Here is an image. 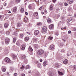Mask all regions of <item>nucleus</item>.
<instances>
[{"label":"nucleus","mask_w":76,"mask_h":76,"mask_svg":"<svg viewBox=\"0 0 76 76\" xmlns=\"http://www.w3.org/2000/svg\"><path fill=\"white\" fill-rule=\"evenodd\" d=\"M38 12H36L34 13V17L38 16Z\"/></svg>","instance_id":"dca6fc26"},{"label":"nucleus","mask_w":76,"mask_h":76,"mask_svg":"<svg viewBox=\"0 0 76 76\" xmlns=\"http://www.w3.org/2000/svg\"><path fill=\"white\" fill-rule=\"evenodd\" d=\"M71 71L72 72V73H74L76 71V66L74 65L72 67V69Z\"/></svg>","instance_id":"20e7f679"},{"label":"nucleus","mask_w":76,"mask_h":76,"mask_svg":"<svg viewBox=\"0 0 76 76\" xmlns=\"http://www.w3.org/2000/svg\"><path fill=\"white\" fill-rule=\"evenodd\" d=\"M4 18V15H0V20H1L3 19Z\"/></svg>","instance_id":"393cba45"},{"label":"nucleus","mask_w":76,"mask_h":76,"mask_svg":"<svg viewBox=\"0 0 76 76\" xmlns=\"http://www.w3.org/2000/svg\"><path fill=\"white\" fill-rule=\"evenodd\" d=\"M21 13H23L24 12V9L23 8H22L20 10Z\"/></svg>","instance_id":"7c9ffc66"},{"label":"nucleus","mask_w":76,"mask_h":76,"mask_svg":"<svg viewBox=\"0 0 76 76\" xmlns=\"http://www.w3.org/2000/svg\"><path fill=\"white\" fill-rule=\"evenodd\" d=\"M62 53H65V49H62L61 51Z\"/></svg>","instance_id":"ea45409f"},{"label":"nucleus","mask_w":76,"mask_h":76,"mask_svg":"<svg viewBox=\"0 0 76 76\" xmlns=\"http://www.w3.org/2000/svg\"><path fill=\"white\" fill-rule=\"evenodd\" d=\"M16 41V37H14L13 38V42H15Z\"/></svg>","instance_id":"72a5a7b5"},{"label":"nucleus","mask_w":76,"mask_h":76,"mask_svg":"<svg viewBox=\"0 0 76 76\" xmlns=\"http://www.w3.org/2000/svg\"><path fill=\"white\" fill-rule=\"evenodd\" d=\"M48 74L49 75V76H52L53 75V72H49L48 73Z\"/></svg>","instance_id":"4468645a"},{"label":"nucleus","mask_w":76,"mask_h":76,"mask_svg":"<svg viewBox=\"0 0 76 76\" xmlns=\"http://www.w3.org/2000/svg\"><path fill=\"white\" fill-rule=\"evenodd\" d=\"M63 63L64 64H65L66 65H69V64L68 63V60L67 59L65 60L64 61H63Z\"/></svg>","instance_id":"6e6552de"},{"label":"nucleus","mask_w":76,"mask_h":76,"mask_svg":"<svg viewBox=\"0 0 76 76\" xmlns=\"http://www.w3.org/2000/svg\"><path fill=\"white\" fill-rule=\"evenodd\" d=\"M9 31H7L6 32V34H7V35H9Z\"/></svg>","instance_id":"5fc2aeb1"},{"label":"nucleus","mask_w":76,"mask_h":76,"mask_svg":"<svg viewBox=\"0 0 76 76\" xmlns=\"http://www.w3.org/2000/svg\"><path fill=\"white\" fill-rule=\"evenodd\" d=\"M59 66H60V64H57L55 65V67L56 69H58L59 67Z\"/></svg>","instance_id":"4be33fe9"},{"label":"nucleus","mask_w":76,"mask_h":76,"mask_svg":"<svg viewBox=\"0 0 76 76\" xmlns=\"http://www.w3.org/2000/svg\"><path fill=\"white\" fill-rule=\"evenodd\" d=\"M55 34L56 35H59V33H58V32H55Z\"/></svg>","instance_id":"a19ab883"},{"label":"nucleus","mask_w":76,"mask_h":76,"mask_svg":"<svg viewBox=\"0 0 76 76\" xmlns=\"http://www.w3.org/2000/svg\"><path fill=\"white\" fill-rule=\"evenodd\" d=\"M25 48V45H23L21 46V50H24Z\"/></svg>","instance_id":"9b49d317"},{"label":"nucleus","mask_w":76,"mask_h":76,"mask_svg":"<svg viewBox=\"0 0 76 76\" xmlns=\"http://www.w3.org/2000/svg\"><path fill=\"white\" fill-rule=\"evenodd\" d=\"M25 68H26V69H29V65H27L26 66Z\"/></svg>","instance_id":"4c0bfd02"},{"label":"nucleus","mask_w":76,"mask_h":76,"mask_svg":"<svg viewBox=\"0 0 76 76\" xmlns=\"http://www.w3.org/2000/svg\"><path fill=\"white\" fill-rule=\"evenodd\" d=\"M53 27H54V25L52 24L49 26V29H53Z\"/></svg>","instance_id":"f3484780"},{"label":"nucleus","mask_w":76,"mask_h":76,"mask_svg":"<svg viewBox=\"0 0 76 76\" xmlns=\"http://www.w3.org/2000/svg\"><path fill=\"white\" fill-rule=\"evenodd\" d=\"M25 14L26 15H28V12H25Z\"/></svg>","instance_id":"052dcab7"},{"label":"nucleus","mask_w":76,"mask_h":76,"mask_svg":"<svg viewBox=\"0 0 76 76\" xmlns=\"http://www.w3.org/2000/svg\"><path fill=\"white\" fill-rule=\"evenodd\" d=\"M42 6H41L40 8H39V10H41V9H42Z\"/></svg>","instance_id":"680f3d73"},{"label":"nucleus","mask_w":76,"mask_h":76,"mask_svg":"<svg viewBox=\"0 0 76 76\" xmlns=\"http://www.w3.org/2000/svg\"><path fill=\"white\" fill-rule=\"evenodd\" d=\"M14 70V68L12 67H11L10 69V72H12V71Z\"/></svg>","instance_id":"473e14b6"},{"label":"nucleus","mask_w":76,"mask_h":76,"mask_svg":"<svg viewBox=\"0 0 76 76\" xmlns=\"http://www.w3.org/2000/svg\"><path fill=\"white\" fill-rule=\"evenodd\" d=\"M25 57H26V56L25 55H23L20 58L21 60H23V59H25Z\"/></svg>","instance_id":"2eb2a0df"},{"label":"nucleus","mask_w":76,"mask_h":76,"mask_svg":"<svg viewBox=\"0 0 76 76\" xmlns=\"http://www.w3.org/2000/svg\"><path fill=\"white\" fill-rule=\"evenodd\" d=\"M20 0H16V2L17 3H19V2H20Z\"/></svg>","instance_id":"c03bdc74"},{"label":"nucleus","mask_w":76,"mask_h":76,"mask_svg":"<svg viewBox=\"0 0 76 76\" xmlns=\"http://www.w3.org/2000/svg\"><path fill=\"white\" fill-rule=\"evenodd\" d=\"M21 25V23H18L17 24V27H20Z\"/></svg>","instance_id":"c756f323"},{"label":"nucleus","mask_w":76,"mask_h":76,"mask_svg":"<svg viewBox=\"0 0 76 76\" xmlns=\"http://www.w3.org/2000/svg\"><path fill=\"white\" fill-rule=\"evenodd\" d=\"M24 20L25 22H28V19L27 18H24Z\"/></svg>","instance_id":"2f4dec72"},{"label":"nucleus","mask_w":76,"mask_h":76,"mask_svg":"<svg viewBox=\"0 0 76 76\" xmlns=\"http://www.w3.org/2000/svg\"><path fill=\"white\" fill-rule=\"evenodd\" d=\"M5 61L7 63H10V59L7 57H6L5 59Z\"/></svg>","instance_id":"423d86ee"},{"label":"nucleus","mask_w":76,"mask_h":76,"mask_svg":"<svg viewBox=\"0 0 76 76\" xmlns=\"http://www.w3.org/2000/svg\"><path fill=\"white\" fill-rule=\"evenodd\" d=\"M73 29L74 31H76V28H73Z\"/></svg>","instance_id":"864d4df0"},{"label":"nucleus","mask_w":76,"mask_h":76,"mask_svg":"<svg viewBox=\"0 0 76 76\" xmlns=\"http://www.w3.org/2000/svg\"><path fill=\"white\" fill-rule=\"evenodd\" d=\"M27 34H28V35H30V33H29V32H27Z\"/></svg>","instance_id":"338daca9"},{"label":"nucleus","mask_w":76,"mask_h":76,"mask_svg":"<svg viewBox=\"0 0 76 76\" xmlns=\"http://www.w3.org/2000/svg\"><path fill=\"white\" fill-rule=\"evenodd\" d=\"M13 58L14 59H15V58H16V57L15 56H14Z\"/></svg>","instance_id":"bf43d9fd"},{"label":"nucleus","mask_w":76,"mask_h":76,"mask_svg":"<svg viewBox=\"0 0 76 76\" xmlns=\"http://www.w3.org/2000/svg\"><path fill=\"white\" fill-rule=\"evenodd\" d=\"M35 49H38V45H35Z\"/></svg>","instance_id":"f704fd0d"},{"label":"nucleus","mask_w":76,"mask_h":76,"mask_svg":"<svg viewBox=\"0 0 76 76\" xmlns=\"http://www.w3.org/2000/svg\"><path fill=\"white\" fill-rule=\"evenodd\" d=\"M28 50L29 51H31V52H32V51H33V49L31 47H29Z\"/></svg>","instance_id":"412c9836"},{"label":"nucleus","mask_w":76,"mask_h":76,"mask_svg":"<svg viewBox=\"0 0 76 76\" xmlns=\"http://www.w3.org/2000/svg\"><path fill=\"white\" fill-rule=\"evenodd\" d=\"M37 25L38 26H41V23H37Z\"/></svg>","instance_id":"09e8293b"},{"label":"nucleus","mask_w":76,"mask_h":76,"mask_svg":"<svg viewBox=\"0 0 76 76\" xmlns=\"http://www.w3.org/2000/svg\"><path fill=\"white\" fill-rule=\"evenodd\" d=\"M39 61H40V62H42V59H39Z\"/></svg>","instance_id":"4d7b16f0"},{"label":"nucleus","mask_w":76,"mask_h":76,"mask_svg":"<svg viewBox=\"0 0 76 76\" xmlns=\"http://www.w3.org/2000/svg\"><path fill=\"white\" fill-rule=\"evenodd\" d=\"M56 0H53V3H55V2H56Z\"/></svg>","instance_id":"0e129e2a"},{"label":"nucleus","mask_w":76,"mask_h":76,"mask_svg":"<svg viewBox=\"0 0 76 76\" xmlns=\"http://www.w3.org/2000/svg\"><path fill=\"white\" fill-rule=\"evenodd\" d=\"M19 36L20 38H22L23 37V35L22 34H19Z\"/></svg>","instance_id":"a211bd4d"},{"label":"nucleus","mask_w":76,"mask_h":76,"mask_svg":"<svg viewBox=\"0 0 76 76\" xmlns=\"http://www.w3.org/2000/svg\"><path fill=\"white\" fill-rule=\"evenodd\" d=\"M0 28H1L3 27V25L1 24H0Z\"/></svg>","instance_id":"6e6d98bb"},{"label":"nucleus","mask_w":76,"mask_h":76,"mask_svg":"<svg viewBox=\"0 0 76 76\" xmlns=\"http://www.w3.org/2000/svg\"><path fill=\"white\" fill-rule=\"evenodd\" d=\"M69 4H72L73 2V0H69L68 1H67Z\"/></svg>","instance_id":"ddd939ff"},{"label":"nucleus","mask_w":76,"mask_h":76,"mask_svg":"<svg viewBox=\"0 0 76 76\" xmlns=\"http://www.w3.org/2000/svg\"><path fill=\"white\" fill-rule=\"evenodd\" d=\"M74 16L76 17V13L74 14Z\"/></svg>","instance_id":"774afa93"},{"label":"nucleus","mask_w":76,"mask_h":76,"mask_svg":"<svg viewBox=\"0 0 76 76\" xmlns=\"http://www.w3.org/2000/svg\"><path fill=\"white\" fill-rule=\"evenodd\" d=\"M36 64H37V65L39 63H38V61H36Z\"/></svg>","instance_id":"69168bd1"},{"label":"nucleus","mask_w":76,"mask_h":76,"mask_svg":"<svg viewBox=\"0 0 76 76\" xmlns=\"http://www.w3.org/2000/svg\"><path fill=\"white\" fill-rule=\"evenodd\" d=\"M24 69V66H22V67H20V69Z\"/></svg>","instance_id":"3c124183"},{"label":"nucleus","mask_w":76,"mask_h":76,"mask_svg":"<svg viewBox=\"0 0 76 76\" xmlns=\"http://www.w3.org/2000/svg\"><path fill=\"white\" fill-rule=\"evenodd\" d=\"M6 69L5 68H3L2 69V71L4 72H6Z\"/></svg>","instance_id":"e433bc0d"},{"label":"nucleus","mask_w":76,"mask_h":76,"mask_svg":"<svg viewBox=\"0 0 76 76\" xmlns=\"http://www.w3.org/2000/svg\"><path fill=\"white\" fill-rule=\"evenodd\" d=\"M36 76H39V74H38V73H37L36 74Z\"/></svg>","instance_id":"13d9d810"},{"label":"nucleus","mask_w":76,"mask_h":76,"mask_svg":"<svg viewBox=\"0 0 76 76\" xmlns=\"http://www.w3.org/2000/svg\"><path fill=\"white\" fill-rule=\"evenodd\" d=\"M14 35H18V32H17V31H16L14 33Z\"/></svg>","instance_id":"37998d69"},{"label":"nucleus","mask_w":76,"mask_h":76,"mask_svg":"<svg viewBox=\"0 0 76 76\" xmlns=\"http://www.w3.org/2000/svg\"><path fill=\"white\" fill-rule=\"evenodd\" d=\"M49 10H53V5H50L49 8Z\"/></svg>","instance_id":"b1692460"},{"label":"nucleus","mask_w":76,"mask_h":76,"mask_svg":"<svg viewBox=\"0 0 76 76\" xmlns=\"http://www.w3.org/2000/svg\"><path fill=\"white\" fill-rule=\"evenodd\" d=\"M37 67H39V68H40V69H41V63H39L37 64Z\"/></svg>","instance_id":"aec40b11"},{"label":"nucleus","mask_w":76,"mask_h":76,"mask_svg":"<svg viewBox=\"0 0 76 76\" xmlns=\"http://www.w3.org/2000/svg\"><path fill=\"white\" fill-rule=\"evenodd\" d=\"M21 76H25V74L24 73H22L21 74Z\"/></svg>","instance_id":"de8ad7c7"},{"label":"nucleus","mask_w":76,"mask_h":76,"mask_svg":"<svg viewBox=\"0 0 76 76\" xmlns=\"http://www.w3.org/2000/svg\"><path fill=\"white\" fill-rule=\"evenodd\" d=\"M70 22V20L68 19L67 20V23H69Z\"/></svg>","instance_id":"a18cd8bd"},{"label":"nucleus","mask_w":76,"mask_h":76,"mask_svg":"<svg viewBox=\"0 0 76 76\" xmlns=\"http://www.w3.org/2000/svg\"><path fill=\"white\" fill-rule=\"evenodd\" d=\"M5 41L6 43L7 44H8L9 43V42H10V39L8 38H6L5 39Z\"/></svg>","instance_id":"7ed1b4c3"},{"label":"nucleus","mask_w":76,"mask_h":76,"mask_svg":"<svg viewBox=\"0 0 76 76\" xmlns=\"http://www.w3.org/2000/svg\"><path fill=\"white\" fill-rule=\"evenodd\" d=\"M39 34V31L38 30H36L35 31L34 33V35L36 36L38 35Z\"/></svg>","instance_id":"9d476101"},{"label":"nucleus","mask_w":76,"mask_h":76,"mask_svg":"<svg viewBox=\"0 0 76 76\" xmlns=\"http://www.w3.org/2000/svg\"><path fill=\"white\" fill-rule=\"evenodd\" d=\"M47 31V27L45 26L43 27L42 30V32L43 33L45 32H46Z\"/></svg>","instance_id":"f03ea898"},{"label":"nucleus","mask_w":76,"mask_h":76,"mask_svg":"<svg viewBox=\"0 0 76 76\" xmlns=\"http://www.w3.org/2000/svg\"><path fill=\"white\" fill-rule=\"evenodd\" d=\"M47 21L48 23H50L51 22V19H50V18H48V19Z\"/></svg>","instance_id":"c85d7f7f"},{"label":"nucleus","mask_w":76,"mask_h":76,"mask_svg":"<svg viewBox=\"0 0 76 76\" xmlns=\"http://www.w3.org/2000/svg\"><path fill=\"white\" fill-rule=\"evenodd\" d=\"M49 48L50 50H53L54 49V45H50L49 47Z\"/></svg>","instance_id":"1a4fd4ad"},{"label":"nucleus","mask_w":76,"mask_h":76,"mask_svg":"<svg viewBox=\"0 0 76 76\" xmlns=\"http://www.w3.org/2000/svg\"><path fill=\"white\" fill-rule=\"evenodd\" d=\"M64 4H65V6H67V5H68V4H67V3H65Z\"/></svg>","instance_id":"603ef678"},{"label":"nucleus","mask_w":76,"mask_h":76,"mask_svg":"<svg viewBox=\"0 0 76 76\" xmlns=\"http://www.w3.org/2000/svg\"><path fill=\"white\" fill-rule=\"evenodd\" d=\"M28 8L29 9H32V5H29L28 6Z\"/></svg>","instance_id":"c9c22d12"},{"label":"nucleus","mask_w":76,"mask_h":76,"mask_svg":"<svg viewBox=\"0 0 76 76\" xmlns=\"http://www.w3.org/2000/svg\"><path fill=\"white\" fill-rule=\"evenodd\" d=\"M47 65V62L46 61H45L43 62V66H46Z\"/></svg>","instance_id":"6ab92c4d"},{"label":"nucleus","mask_w":76,"mask_h":76,"mask_svg":"<svg viewBox=\"0 0 76 76\" xmlns=\"http://www.w3.org/2000/svg\"><path fill=\"white\" fill-rule=\"evenodd\" d=\"M69 20H70V21H71H71H73V19L72 18H70Z\"/></svg>","instance_id":"49530a36"},{"label":"nucleus","mask_w":76,"mask_h":76,"mask_svg":"<svg viewBox=\"0 0 76 76\" xmlns=\"http://www.w3.org/2000/svg\"><path fill=\"white\" fill-rule=\"evenodd\" d=\"M9 15L6 14V19H8V18H9Z\"/></svg>","instance_id":"58836bf2"},{"label":"nucleus","mask_w":76,"mask_h":76,"mask_svg":"<svg viewBox=\"0 0 76 76\" xmlns=\"http://www.w3.org/2000/svg\"><path fill=\"white\" fill-rule=\"evenodd\" d=\"M14 76H18V73H14Z\"/></svg>","instance_id":"8fccbe9b"},{"label":"nucleus","mask_w":76,"mask_h":76,"mask_svg":"<svg viewBox=\"0 0 76 76\" xmlns=\"http://www.w3.org/2000/svg\"><path fill=\"white\" fill-rule=\"evenodd\" d=\"M17 49L18 47L15 45H13L12 47V49L14 51H16L18 50Z\"/></svg>","instance_id":"0eeeda50"},{"label":"nucleus","mask_w":76,"mask_h":76,"mask_svg":"<svg viewBox=\"0 0 76 76\" xmlns=\"http://www.w3.org/2000/svg\"><path fill=\"white\" fill-rule=\"evenodd\" d=\"M53 38L52 37H49L48 38V39H50L51 40L53 39Z\"/></svg>","instance_id":"79ce46f5"},{"label":"nucleus","mask_w":76,"mask_h":76,"mask_svg":"<svg viewBox=\"0 0 76 76\" xmlns=\"http://www.w3.org/2000/svg\"><path fill=\"white\" fill-rule=\"evenodd\" d=\"M4 26L5 28H7L9 26V24L7 23H6L5 24Z\"/></svg>","instance_id":"f8f14e48"},{"label":"nucleus","mask_w":76,"mask_h":76,"mask_svg":"<svg viewBox=\"0 0 76 76\" xmlns=\"http://www.w3.org/2000/svg\"><path fill=\"white\" fill-rule=\"evenodd\" d=\"M17 11V8L16 7H15L13 9V12L15 13Z\"/></svg>","instance_id":"cd10ccee"},{"label":"nucleus","mask_w":76,"mask_h":76,"mask_svg":"<svg viewBox=\"0 0 76 76\" xmlns=\"http://www.w3.org/2000/svg\"><path fill=\"white\" fill-rule=\"evenodd\" d=\"M58 73L59 75H61L62 76H63V75H64V74L62 72H61L60 71H58Z\"/></svg>","instance_id":"a878e982"},{"label":"nucleus","mask_w":76,"mask_h":76,"mask_svg":"<svg viewBox=\"0 0 76 76\" xmlns=\"http://www.w3.org/2000/svg\"><path fill=\"white\" fill-rule=\"evenodd\" d=\"M29 40V37H26L25 38V41L27 42Z\"/></svg>","instance_id":"bb28decb"},{"label":"nucleus","mask_w":76,"mask_h":76,"mask_svg":"<svg viewBox=\"0 0 76 76\" xmlns=\"http://www.w3.org/2000/svg\"><path fill=\"white\" fill-rule=\"evenodd\" d=\"M68 34H70L71 33V31H69L68 32Z\"/></svg>","instance_id":"e2e57ef3"},{"label":"nucleus","mask_w":76,"mask_h":76,"mask_svg":"<svg viewBox=\"0 0 76 76\" xmlns=\"http://www.w3.org/2000/svg\"><path fill=\"white\" fill-rule=\"evenodd\" d=\"M38 40V39L37 38L34 37L32 39V41L34 43H36L37 42V41Z\"/></svg>","instance_id":"39448f33"},{"label":"nucleus","mask_w":76,"mask_h":76,"mask_svg":"<svg viewBox=\"0 0 76 76\" xmlns=\"http://www.w3.org/2000/svg\"><path fill=\"white\" fill-rule=\"evenodd\" d=\"M44 51L43 50H39L37 52V55H38L39 56H41L42 55H43V54H44Z\"/></svg>","instance_id":"f257e3e1"},{"label":"nucleus","mask_w":76,"mask_h":76,"mask_svg":"<svg viewBox=\"0 0 76 76\" xmlns=\"http://www.w3.org/2000/svg\"><path fill=\"white\" fill-rule=\"evenodd\" d=\"M24 63H25V64H27V63H28V59H25L24 60Z\"/></svg>","instance_id":"5701e85b"}]
</instances>
